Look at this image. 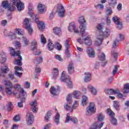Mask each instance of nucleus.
Returning <instances> with one entry per match:
<instances>
[{"label": "nucleus", "instance_id": "nucleus-1", "mask_svg": "<svg viewBox=\"0 0 129 129\" xmlns=\"http://www.w3.org/2000/svg\"><path fill=\"white\" fill-rule=\"evenodd\" d=\"M103 31V26L101 24H98L97 26V40L95 44L96 46H100L102 44V41H103L104 38L105 37L107 38L109 35L110 31L108 29H106V31Z\"/></svg>", "mask_w": 129, "mask_h": 129}, {"label": "nucleus", "instance_id": "nucleus-2", "mask_svg": "<svg viewBox=\"0 0 129 129\" xmlns=\"http://www.w3.org/2000/svg\"><path fill=\"white\" fill-rule=\"evenodd\" d=\"M97 118L98 120L97 122L94 123L90 127V129H100L102 126H103V124H104V116L102 114V113H100L98 114Z\"/></svg>", "mask_w": 129, "mask_h": 129}, {"label": "nucleus", "instance_id": "nucleus-3", "mask_svg": "<svg viewBox=\"0 0 129 129\" xmlns=\"http://www.w3.org/2000/svg\"><path fill=\"white\" fill-rule=\"evenodd\" d=\"M10 54L12 55V56H18L19 59L16 60V62H17V65L18 66H22V60L23 59L22 56H21V51H15V49L13 47H9Z\"/></svg>", "mask_w": 129, "mask_h": 129}, {"label": "nucleus", "instance_id": "nucleus-4", "mask_svg": "<svg viewBox=\"0 0 129 129\" xmlns=\"http://www.w3.org/2000/svg\"><path fill=\"white\" fill-rule=\"evenodd\" d=\"M4 82L5 85V86H6V89L7 94H8V95H12V94H13L14 96H16L17 94H18V92H16V91L12 92V90L13 89V88H14L12 82L7 80H5Z\"/></svg>", "mask_w": 129, "mask_h": 129}, {"label": "nucleus", "instance_id": "nucleus-5", "mask_svg": "<svg viewBox=\"0 0 129 129\" xmlns=\"http://www.w3.org/2000/svg\"><path fill=\"white\" fill-rule=\"evenodd\" d=\"M60 81L67 83V85L69 88L72 87V82H71L70 79H69V76L65 75V72L64 71L61 73Z\"/></svg>", "mask_w": 129, "mask_h": 129}, {"label": "nucleus", "instance_id": "nucleus-6", "mask_svg": "<svg viewBox=\"0 0 129 129\" xmlns=\"http://www.w3.org/2000/svg\"><path fill=\"white\" fill-rule=\"evenodd\" d=\"M11 2L13 3L14 6L17 7L18 12H21L23 11V9L25 8L24 3L21 2V0H11Z\"/></svg>", "mask_w": 129, "mask_h": 129}, {"label": "nucleus", "instance_id": "nucleus-7", "mask_svg": "<svg viewBox=\"0 0 129 129\" xmlns=\"http://www.w3.org/2000/svg\"><path fill=\"white\" fill-rule=\"evenodd\" d=\"M37 43L36 40L34 39L31 42V49L32 51L35 52L36 53L34 54L35 56H38V55H40V54H41V51L37 50Z\"/></svg>", "mask_w": 129, "mask_h": 129}, {"label": "nucleus", "instance_id": "nucleus-8", "mask_svg": "<svg viewBox=\"0 0 129 129\" xmlns=\"http://www.w3.org/2000/svg\"><path fill=\"white\" fill-rule=\"evenodd\" d=\"M107 112L108 113L109 116L111 117V123L113 125H117V120L114 117L115 114L110 109H107Z\"/></svg>", "mask_w": 129, "mask_h": 129}, {"label": "nucleus", "instance_id": "nucleus-9", "mask_svg": "<svg viewBox=\"0 0 129 129\" xmlns=\"http://www.w3.org/2000/svg\"><path fill=\"white\" fill-rule=\"evenodd\" d=\"M23 26L26 30H27L28 32L30 34H32L33 32V28H32V26H31V24H30V19L28 18H26L24 20Z\"/></svg>", "mask_w": 129, "mask_h": 129}, {"label": "nucleus", "instance_id": "nucleus-10", "mask_svg": "<svg viewBox=\"0 0 129 129\" xmlns=\"http://www.w3.org/2000/svg\"><path fill=\"white\" fill-rule=\"evenodd\" d=\"M94 112H95V105L94 103L91 102L86 108V114L87 115H91Z\"/></svg>", "mask_w": 129, "mask_h": 129}, {"label": "nucleus", "instance_id": "nucleus-11", "mask_svg": "<svg viewBox=\"0 0 129 129\" xmlns=\"http://www.w3.org/2000/svg\"><path fill=\"white\" fill-rule=\"evenodd\" d=\"M112 20L113 22H114L115 24L117 26V29L118 30H121L123 28V26L122 25V22H120V19L117 17V16H115L112 18Z\"/></svg>", "mask_w": 129, "mask_h": 129}, {"label": "nucleus", "instance_id": "nucleus-12", "mask_svg": "<svg viewBox=\"0 0 129 129\" xmlns=\"http://www.w3.org/2000/svg\"><path fill=\"white\" fill-rule=\"evenodd\" d=\"M27 92L24 90V89H22V90L20 91L19 95L16 97V98H20L22 102H25L26 101V97H27Z\"/></svg>", "mask_w": 129, "mask_h": 129}, {"label": "nucleus", "instance_id": "nucleus-13", "mask_svg": "<svg viewBox=\"0 0 129 129\" xmlns=\"http://www.w3.org/2000/svg\"><path fill=\"white\" fill-rule=\"evenodd\" d=\"M35 18V22L37 23L38 27L40 31H44L45 29V23L42 21H39V18L37 17V16L33 14L32 18Z\"/></svg>", "mask_w": 129, "mask_h": 129}, {"label": "nucleus", "instance_id": "nucleus-14", "mask_svg": "<svg viewBox=\"0 0 129 129\" xmlns=\"http://www.w3.org/2000/svg\"><path fill=\"white\" fill-rule=\"evenodd\" d=\"M2 7L4 8V9H8V11H10V12H13L16 10L15 6L11 7V5H10L9 2L6 1L3 2Z\"/></svg>", "mask_w": 129, "mask_h": 129}, {"label": "nucleus", "instance_id": "nucleus-15", "mask_svg": "<svg viewBox=\"0 0 129 129\" xmlns=\"http://www.w3.org/2000/svg\"><path fill=\"white\" fill-rule=\"evenodd\" d=\"M57 12L58 13L59 17L63 18L65 14V8L61 4L57 5Z\"/></svg>", "mask_w": 129, "mask_h": 129}, {"label": "nucleus", "instance_id": "nucleus-16", "mask_svg": "<svg viewBox=\"0 0 129 129\" xmlns=\"http://www.w3.org/2000/svg\"><path fill=\"white\" fill-rule=\"evenodd\" d=\"M26 120L27 121V124L30 125L32 124L34 120V115L32 112H28L26 114Z\"/></svg>", "mask_w": 129, "mask_h": 129}, {"label": "nucleus", "instance_id": "nucleus-17", "mask_svg": "<svg viewBox=\"0 0 129 129\" xmlns=\"http://www.w3.org/2000/svg\"><path fill=\"white\" fill-rule=\"evenodd\" d=\"M64 46L66 47L65 53L68 58H70L71 54H70V50L69 48H70V44H69V41L68 40H66L64 42Z\"/></svg>", "mask_w": 129, "mask_h": 129}, {"label": "nucleus", "instance_id": "nucleus-18", "mask_svg": "<svg viewBox=\"0 0 129 129\" xmlns=\"http://www.w3.org/2000/svg\"><path fill=\"white\" fill-rule=\"evenodd\" d=\"M78 106V104L77 103V101H75L72 107L70 106L69 105H68V104H67L64 106V108H65L67 110H69V111L72 112L73 109H76Z\"/></svg>", "mask_w": 129, "mask_h": 129}, {"label": "nucleus", "instance_id": "nucleus-19", "mask_svg": "<svg viewBox=\"0 0 129 129\" xmlns=\"http://www.w3.org/2000/svg\"><path fill=\"white\" fill-rule=\"evenodd\" d=\"M74 32L76 34L79 33V31H78V29H76V25H75V23L72 22L70 24V25L69 26V31L70 32Z\"/></svg>", "mask_w": 129, "mask_h": 129}, {"label": "nucleus", "instance_id": "nucleus-20", "mask_svg": "<svg viewBox=\"0 0 129 129\" xmlns=\"http://www.w3.org/2000/svg\"><path fill=\"white\" fill-rule=\"evenodd\" d=\"M9 71H10V69H9L7 66L1 68V71H0V78L6 77V74L8 73Z\"/></svg>", "mask_w": 129, "mask_h": 129}, {"label": "nucleus", "instance_id": "nucleus-21", "mask_svg": "<svg viewBox=\"0 0 129 129\" xmlns=\"http://www.w3.org/2000/svg\"><path fill=\"white\" fill-rule=\"evenodd\" d=\"M30 105L31 107V109L33 112L36 113L38 110L37 107L38 106V103L37 101H34L31 102L30 103Z\"/></svg>", "mask_w": 129, "mask_h": 129}, {"label": "nucleus", "instance_id": "nucleus-22", "mask_svg": "<svg viewBox=\"0 0 129 129\" xmlns=\"http://www.w3.org/2000/svg\"><path fill=\"white\" fill-rule=\"evenodd\" d=\"M73 121L74 123L76 124L78 122V119L77 118L69 116V113H67L66 123H68L69 121Z\"/></svg>", "mask_w": 129, "mask_h": 129}, {"label": "nucleus", "instance_id": "nucleus-23", "mask_svg": "<svg viewBox=\"0 0 129 129\" xmlns=\"http://www.w3.org/2000/svg\"><path fill=\"white\" fill-rule=\"evenodd\" d=\"M105 93L106 94H109L110 95L111 94H116L117 93H119L120 92L119 89H116L115 90L112 89H107L105 90Z\"/></svg>", "mask_w": 129, "mask_h": 129}, {"label": "nucleus", "instance_id": "nucleus-24", "mask_svg": "<svg viewBox=\"0 0 129 129\" xmlns=\"http://www.w3.org/2000/svg\"><path fill=\"white\" fill-rule=\"evenodd\" d=\"M87 53L90 58H94V57H95V52L92 47L87 48Z\"/></svg>", "mask_w": 129, "mask_h": 129}, {"label": "nucleus", "instance_id": "nucleus-25", "mask_svg": "<svg viewBox=\"0 0 129 129\" xmlns=\"http://www.w3.org/2000/svg\"><path fill=\"white\" fill-rule=\"evenodd\" d=\"M68 73L72 74L74 73V64L72 62H70L68 67Z\"/></svg>", "mask_w": 129, "mask_h": 129}, {"label": "nucleus", "instance_id": "nucleus-26", "mask_svg": "<svg viewBox=\"0 0 129 129\" xmlns=\"http://www.w3.org/2000/svg\"><path fill=\"white\" fill-rule=\"evenodd\" d=\"M84 41L86 46H90L92 44V41H91V39L89 36H87L86 38H85L84 39Z\"/></svg>", "mask_w": 129, "mask_h": 129}, {"label": "nucleus", "instance_id": "nucleus-27", "mask_svg": "<svg viewBox=\"0 0 129 129\" xmlns=\"http://www.w3.org/2000/svg\"><path fill=\"white\" fill-rule=\"evenodd\" d=\"M88 88L89 91H90V92H91V93L93 94L94 95H96V94H97V90H96V89H95V88L93 87V86L91 85H89Z\"/></svg>", "mask_w": 129, "mask_h": 129}, {"label": "nucleus", "instance_id": "nucleus-28", "mask_svg": "<svg viewBox=\"0 0 129 129\" xmlns=\"http://www.w3.org/2000/svg\"><path fill=\"white\" fill-rule=\"evenodd\" d=\"M28 14L31 18H33L34 12H33V5L30 4L28 6Z\"/></svg>", "mask_w": 129, "mask_h": 129}, {"label": "nucleus", "instance_id": "nucleus-29", "mask_svg": "<svg viewBox=\"0 0 129 129\" xmlns=\"http://www.w3.org/2000/svg\"><path fill=\"white\" fill-rule=\"evenodd\" d=\"M113 106L116 110H119V108L120 107V105L119 104V102L117 101H113Z\"/></svg>", "mask_w": 129, "mask_h": 129}, {"label": "nucleus", "instance_id": "nucleus-30", "mask_svg": "<svg viewBox=\"0 0 129 129\" xmlns=\"http://www.w3.org/2000/svg\"><path fill=\"white\" fill-rule=\"evenodd\" d=\"M1 58V63L4 64L6 61H7V57L6 56V53L5 52H2L0 54Z\"/></svg>", "mask_w": 129, "mask_h": 129}, {"label": "nucleus", "instance_id": "nucleus-31", "mask_svg": "<svg viewBox=\"0 0 129 129\" xmlns=\"http://www.w3.org/2000/svg\"><path fill=\"white\" fill-rule=\"evenodd\" d=\"M61 30L60 28L55 27L53 28V33L55 35H56V36H60V35H61Z\"/></svg>", "mask_w": 129, "mask_h": 129}, {"label": "nucleus", "instance_id": "nucleus-32", "mask_svg": "<svg viewBox=\"0 0 129 129\" xmlns=\"http://www.w3.org/2000/svg\"><path fill=\"white\" fill-rule=\"evenodd\" d=\"M105 54L103 52H99L98 54V58L100 61H105Z\"/></svg>", "mask_w": 129, "mask_h": 129}, {"label": "nucleus", "instance_id": "nucleus-33", "mask_svg": "<svg viewBox=\"0 0 129 129\" xmlns=\"http://www.w3.org/2000/svg\"><path fill=\"white\" fill-rule=\"evenodd\" d=\"M88 101V97L86 96H83L82 99V105L84 106L87 104V101Z\"/></svg>", "mask_w": 129, "mask_h": 129}, {"label": "nucleus", "instance_id": "nucleus-34", "mask_svg": "<svg viewBox=\"0 0 129 129\" xmlns=\"http://www.w3.org/2000/svg\"><path fill=\"white\" fill-rule=\"evenodd\" d=\"M74 98L79 99L80 96H81V93L78 91H74L73 93Z\"/></svg>", "mask_w": 129, "mask_h": 129}, {"label": "nucleus", "instance_id": "nucleus-35", "mask_svg": "<svg viewBox=\"0 0 129 129\" xmlns=\"http://www.w3.org/2000/svg\"><path fill=\"white\" fill-rule=\"evenodd\" d=\"M54 122L56 124H59V122H60V114H59L58 112L55 116Z\"/></svg>", "mask_w": 129, "mask_h": 129}, {"label": "nucleus", "instance_id": "nucleus-36", "mask_svg": "<svg viewBox=\"0 0 129 129\" xmlns=\"http://www.w3.org/2000/svg\"><path fill=\"white\" fill-rule=\"evenodd\" d=\"M47 47L49 51H52L54 49V45L53 44L50 42V39L48 41Z\"/></svg>", "mask_w": 129, "mask_h": 129}, {"label": "nucleus", "instance_id": "nucleus-37", "mask_svg": "<svg viewBox=\"0 0 129 129\" xmlns=\"http://www.w3.org/2000/svg\"><path fill=\"white\" fill-rule=\"evenodd\" d=\"M86 76L84 77L85 82H89L90 81V77L91 75L89 73H85Z\"/></svg>", "mask_w": 129, "mask_h": 129}, {"label": "nucleus", "instance_id": "nucleus-38", "mask_svg": "<svg viewBox=\"0 0 129 129\" xmlns=\"http://www.w3.org/2000/svg\"><path fill=\"white\" fill-rule=\"evenodd\" d=\"M14 87L15 89V91H16V92H17V91L19 92L22 89H24V88H22V86L20 84H16Z\"/></svg>", "mask_w": 129, "mask_h": 129}, {"label": "nucleus", "instance_id": "nucleus-39", "mask_svg": "<svg viewBox=\"0 0 129 129\" xmlns=\"http://www.w3.org/2000/svg\"><path fill=\"white\" fill-rule=\"evenodd\" d=\"M42 62H43V57L42 56H40L38 58H36L34 60V63L35 64H36L42 63Z\"/></svg>", "mask_w": 129, "mask_h": 129}, {"label": "nucleus", "instance_id": "nucleus-40", "mask_svg": "<svg viewBox=\"0 0 129 129\" xmlns=\"http://www.w3.org/2000/svg\"><path fill=\"white\" fill-rule=\"evenodd\" d=\"M80 28L81 29L80 33L82 34V37H84L83 34L85 33V29L86 28V25H81V26H80Z\"/></svg>", "mask_w": 129, "mask_h": 129}, {"label": "nucleus", "instance_id": "nucleus-41", "mask_svg": "<svg viewBox=\"0 0 129 129\" xmlns=\"http://www.w3.org/2000/svg\"><path fill=\"white\" fill-rule=\"evenodd\" d=\"M50 117H51V111H48L44 117L45 121H46V122H48V121H49V119Z\"/></svg>", "mask_w": 129, "mask_h": 129}, {"label": "nucleus", "instance_id": "nucleus-42", "mask_svg": "<svg viewBox=\"0 0 129 129\" xmlns=\"http://www.w3.org/2000/svg\"><path fill=\"white\" fill-rule=\"evenodd\" d=\"M59 71L58 70V68H55L53 69V78L54 79H56V77L58 76V74H59Z\"/></svg>", "mask_w": 129, "mask_h": 129}, {"label": "nucleus", "instance_id": "nucleus-43", "mask_svg": "<svg viewBox=\"0 0 129 129\" xmlns=\"http://www.w3.org/2000/svg\"><path fill=\"white\" fill-rule=\"evenodd\" d=\"M67 101L68 104H71L72 103V95L69 94L67 97Z\"/></svg>", "mask_w": 129, "mask_h": 129}, {"label": "nucleus", "instance_id": "nucleus-44", "mask_svg": "<svg viewBox=\"0 0 129 129\" xmlns=\"http://www.w3.org/2000/svg\"><path fill=\"white\" fill-rule=\"evenodd\" d=\"M22 40H23L22 42L24 44L25 46H28V45L30 44V41L25 37H22Z\"/></svg>", "mask_w": 129, "mask_h": 129}, {"label": "nucleus", "instance_id": "nucleus-45", "mask_svg": "<svg viewBox=\"0 0 129 129\" xmlns=\"http://www.w3.org/2000/svg\"><path fill=\"white\" fill-rule=\"evenodd\" d=\"M50 93L52 95H57V90L54 87H51L50 89Z\"/></svg>", "mask_w": 129, "mask_h": 129}, {"label": "nucleus", "instance_id": "nucleus-46", "mask_svg": "<svg viewBox=\"0 0 129 129\" xmlns=\"http://www.w3.org/2000/svg\"><path fill=\"white\" fill-rule=\"evenodd\" d=\"M129 92V83L125 84L124 85V93H128Z\"/></svg>", "mask_w": 129, "mask_h": 129}, {"label": "nucleus", "instance_id": "nucleus-47", "mask_svg": "<svg viewBox=\"0 0 129 129\" xmlns=\"http://www.w3.org/2000/svg\"><path fill=\"white\" fill-rule=\"evenodd\" d=\"M79 22L81 25H85V23H86V21H85V19H84V17L81 16L80 17L79 19Z\"/></svg>", "mask_w": 129, "mask_h": 129}, {"label": "nucleus", "instance_id": "nucleus-48", "mask_svg": "<svg viewBox=\"0 0 129 129\" xmlns=\"http://www.w3.org/2000/svg\"><path fill=\"white\" fill-rule=\"evenodd\" d=\"M40 40L41 43H42V44H43V45L46 44V43L47 42L46 40V38H45V36H44V35L43 34H41L40 35Z\"/></svg>", "mask_w": 129, "mask_h": 129}, {"label": "nucleus", "instance_id": "nucleus-49", "mask_svg": "<svg viewBox=\"0 0 129 129\" xmlns=\"http://www.w3.org/2000/svg\"><path fill=\"white\" fill-rule=\"evenodd\" d=\"M38 10L39 13H43L44 12V6L42 4H39L38 6Z\"/></svg>", "mask_w": 129, "mask_h": 129}, {"label": "nucleus", "instance_id": "nucleus-50", "mask_svg": "<svg viewBox=\"0 0 129 129\" xmlns=\"http://www.w3.org/2000/svg\"><path fill=\"white\" fill-rule=\"evenodd\" d=\"M116 5V0H110V2H109V5L110 7H114Z\"/></svg>", "mask_w": 129, "mask_h": 129}, {"label": "nucleus", "instance_id": "nucleus-51", "mask_svg": "<svg viewBox=\"0 0 129 129\" xmlns=\"http://www.w3.org/2000/svg\"><path fill=\"white\" fill-rule=\"evenodd\" d=\"M55 48L58 50V51H61L62 49V46L60 45V43L59 42H56L55 45Z\"/></svg>", "mask_w": 129, "mask_h": 129}, {"label": "nucleus", "instance_id": "nucleus-52", "mask_svg": "<svg viewBox=\"0 0 129 129\" xmlns=\"http://www.w3.org/2000/svg\"><path fill=\"white\" fill-rule=\"evenodd\" d=\"M8 78L11 80H14L15 79V74H14L13 73H10L8 74Z\"/></svg>", "mask_w": 129, "mask_h": 129}, {"label": "nucleus", "instance_id": "nucleus-53", "mask_svg": "<svg viewBox=\"0 0 129 129\" xmlns=\"http://www.w3.org/2000/svg\"><path fill=\"white\" fill-rule=\"evenodd\" d=\"M14 74L19 78H21V77H22V75H23L22 73H20L18 71H15Z\"/></svg>", "mask_w": 129, "mask_h": 129}, {"label": "nucleus", "instance_id": "nucleus-54", "mask_svg": "<svg viewBox=\"0 0 129 129\" xmlns=\"http://www.w3.org/2000/svg\"><path fill=\"white\" fill-rule=\"evenodd\" d=\"M107 16H109L112 14V11L111 10V8H107L106 11Z\"/></svg>", "mask_w": 129, "mask_h": 129}, {"label": "nucleus", "instance_id": "nucleus-55", "mask_svg": "<svg viewBox=\"0 0 129 129\" xmlns=\"http://www.w3.org/2000/svg\"><path fill=\"white\" fill-rule=\"evenodd\" d=\"M55 58L56 59V60H58V61H60V62L63 61V58H62L61 56L59 54L55 55Z\"/></svg>", "mask_w": 129, "mask_h": 129}, {"label": "nucleus", "instance_id": "nucleus-56", "mask_svg": "<svg viewBox=\"0 0 129 129\" xmlns=\"http://www.w3.org/2000/svg\"><path fill=\"white\" fill-rule=\"evenodd\" d=\"M14 121H20L21 120V117L19 115H17L15 116L13 118Z\"/></svg>", "mask_w": 129, "mask_h": 129}, {"label": "nucleus", "instance_id": "nucleus-57", "mask_svg": "<svg viewBox=\"0 0 129 129\" xmlns=\"http://www.w3.org/2000/svg\"><path fill=\"white\" fill-rule=\"evenodd\" d=\"M7 109L8 111H11L12 109H13V104H12V102H10L9 105L7 106Z\"/></svg>", "mask_w": 129, "mask_h": 129}, {"label": "nucleus", "instance_id": "nucleus-58", "mask_svg": "<svg viewBox=\"0 0 129 129\" xmlns=\"http://www.w3.org/2000/svg\"><path fill=\"white\" fill-rule=\"evenodd\" d=\"M9 36L10 37H11V38L12 39V40H14L15 39H16V34L15 33H12V32H10L9 33Z\"/></svg>", "mask_w": 129, "mask_h": 129}, {"label": "nucleus", "instance_id": "nucleus-59", "mask_svg": "<svg viewBox=\"0 0 129 129\" xmlns=\"http://www.w3.org/2000/svg\"><path fill=\"white\" fill-rule=\"evenodd\" d=\"M118 45V40L116 39V40H115L113 42V48H116Z\"/></svg>", "mask_w": 129, "mask_h": 129}, {"label": "nucleus", "instance_id": "nucleus-60", "mask_svg": "<svg viewBox=\"0 0 129 129\" xmlns=\"http://www.w3.org/2000/svg\"><path fill=\"white\" fill-rule=\"evenodd\" d=\"M124 21L125 23H129V14H127L124 17Z\"/></svg>", "mask_w": 129, "mask_h": 129}, {"label": "nucleus", "instance_id": "nucleus-61", "mask_svg": "<svg viewBox=\"0 0 129 129\" xmlns=\"http://www.w3.org/2000/svg\"><path fill=\"white\" fill-rule=\"evenodd\" d=\"M0 92H1L3 95L5 94V87L2 85H0Z\"/></svg>", "mask_w": 129, "mask_h": 129}, {"label": "nucleus", "instance_id": "nucleus-62", "mask_svg": "<svg viewBox=\"0 0 129 129\" xmlns=\"http://www.w3.org/2000/svg\"><path fill=\"white\" fill-rule=\"evenodd\" d=\"M117 71V66H115L114 67V69L112 71L113 76H114V75H115V73H116Z\"/></svg>", "mask_w": 129, "mask_h": 129}, {"label": "nucleus", "instance_id": "nucleus-63", "mask_svg": "<svg viewBox=\"0 0 129 129\" xmlns=\"http://www.w3.org/2000/svg\"><path fill=\"white\" fill-rule=\"evenodd\" d=\"M16 33H17L18 35H20L21 36H23V35H24V32L21 31V29H16Z\"/></svg>", "mask_w": 129, "mask_h": 129}, {"label": "nucleus", "instance_id": "nucleus-64", "mask_svg": "<svg viewBox=\"0 0 129 129\" xmlns=\"http://www.w3.org/2000/svg\"><path fill=\"white\" fill-rule=\"evenodd\" d=\"M3 123L5 126L9 127V120L4 119Z\"/></svg>", "mask_w": 129, "mask_h": 129}]
</instances>
